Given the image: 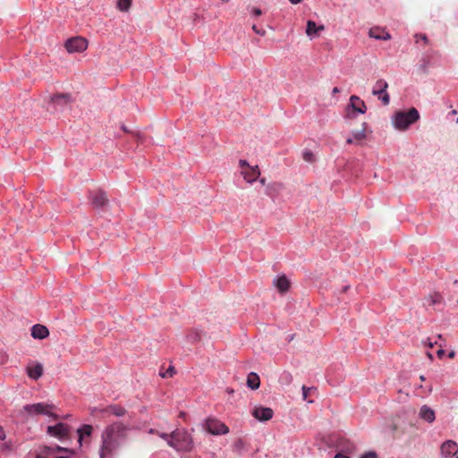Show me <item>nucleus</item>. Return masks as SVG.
I'll return each instance as SVG.
<instances>
[{
	"mask_svg": "<svg viewBox=\"0 0 458 458\" xmlns=\"http://www.w3.org/2000/svg\"><path fill=\"white\" fill-rule=\"evenodd\" d=\"M122 130L125 132H129V131L127 130V128L124 125L122 126Z\"/></svg>",
	"mask_w": 458,
	"mask_h": 458,
	"instance_id": "nucleus-53",
	"label": "nucleus"
},
{
	"mask_svg": "<svg viewBox=\"0 0 458 458\" xmlns=\"http://www.w3.org/2000/svg\"><path fill=\"white\" fill-rule=\"evenodd\" d=\"M302 0H289V2L293 4H300Z\"/></svg>",
	"mask_w": 458,
	"mask_h": 458,
	"instance_id": "nucleus-46",
	"label": "nucleus"
},
{
	"mask_svg": "<svg viewBox=\"0 0 458 458\" xmlns=\"http://www.w3.org/2000/svg\"><path fill=\"white\" fill-rule=\"evenodd\" d=\"M224 3H228L229 0H222Z\"/></svg>",
	"mask_w": 458,
	"mask_h": 458,
	"instance_id": "nucleus-55",
	"label": "nucleus"
},
{
	"mask_svg": "<svg viewBox=\"0 0 458 458\" xmlns=\"http://www.w3.org/2000/svg\"><path fill=\"white\" fill-rule=\"evenodd\" d=\"M369 36L375 39L388 40L391 38L390 34L383 28L373 27L369 31Z\"/></svg>",
	"mask_w": 458,
	"mask_h": 458,
	"instance_id": "nucleus-14",
	"label": "nucleus"
},
{
	"mask_svg": "<svg viewBox=\"0 0 458 458\" xmlns=\"http://www.w3.org/2000/svg\"><path fill=\"white\" fill-rule=\"evenodd\" d=\"M366 127L367 124L364 123L360 130L352 131V136L355 141L359 142L366 139Z\"/></svg>",
	"mask_w": 458,
	"mask_h": 458,
	"instance_id": "nucleus-25",
	"label": "nucleus"
},
{
	"mask_svg": "<svg viewBox=\"0 0 458 458\" xmlns=\"http://www.w3.org/2000/svg\"><path fill=\"white\" fill-rule=\"evenodd\" d=\"M273 410L268 407H256L252 411V416L260 421L269 420L273 417Z\"/></svg>",
	"mask_w": 458,
	"mask_h": 458,
	"instance_id": "nucleus-12",
	"label": "nucleus"
},
{
	"mask_svg": "<svg viewBox=\"0 0 458 458\" xmlns=\"http://www.w3.org/2000/svg\"><path fill=\"white\" fill-rule=\"evenodd\" d=\"M439 346H440V349L437 352V354L438 358L441 359L445 354V351L442 349V347H443L442 344H440Z\"/></svg>",
	"mask_w": 458,
	"mask_h": 458,
	"instance_id": "nucleus-39",
	"label": "nucleus"
},
{
	"mask_svg": "<svg viewBox=\"0 0 458 458\" xmlns=\"http://www.w3.org/2000/svg\"><path fill=\"white\" fill-rule=\"evenodd\" d=\"M72 97L67 93H57L49 96L46 101V108L50 114H60L72 103Z\"/></svg>",
	"mask_w": 458,
	"mask_h": 458,
	"instance_id": "nucleus-4",
	"label": "nucleus"
},
{
	"mask_svg": "<svg viewBox=\"0 0 458 458\" xmlns=\"http://www.w3.org/2000/svg\"><path fill=\"white\" fill-rule=\"evenodd\" d=\"M186 416H187V414H186V412H184V411H181V412L179 413V417H180V418L185 419V418H186Z\"/></svg>",
	"mask_w": 458,
	"mask_h": 458,
	"instance_id": "nucleus-48",
	"label": "nucleus"
},
{
	"mask_svg": "<svg viewBox=\"0 0 458 458\" xmlns=\"http://www.w3.org/2000/svg\"><path fill=\"white\" fill-rule=\"evenodd\" d=\"M105 413L113 414L116 417L124 416L126 413L125 408L118 404H112L102 410Z\"/></svg>",
	"mask_w": 458,
	"mask_h": 458,
	"instance_id": "nucleus-17",
	"label": "nucleus"
},
{
	"mask_svg": "<svg viewBox=\"0 0 458 458\" xmlns=\"http://www.w3.org/2000/svg\"><path fill=\"white\" fill-rule=\"evenodd\" d=\"M252 30L257 33V34H259L261 36H264L266 31L265 30H259V28H257L256 25H253L252 26Z\"/></svg>",
	"mask_w": 458,
	"mask_h": 458,
	"instance_id": "nucleus-37",
	"label": "nucleus"
},
{
	"mask_svg": "<svg viewBox=\"0 0 458 458\" xmlns=\"http://www.w3.org/2000/svg\"><path fill=\"white\" fill-rule=\"evenodd\" d=\"M228 393L232 394L233 393V390H228Z\"/></svg>",
	"mask_w": 458,
	"mask_h": 458,
	"instance_id": "nucleus-56",
	"label": "nucleus"
},
{
	"mask_svg": "<svg viewBox=\"0 0 458 458\" xmlns=\"http://www.w3.org/2000/svg\"><path fill=\"white\" fill-rule=\"evenodd\" d=\"M420 113L415 107L407 111H397L393 118L394 126L400 131H404L420 119Z\"/></svg>",
	"mask_w": 458,
	"mask_h": 458,
	"instance_id": "nucleus-3",
	"label": "nucleus"
},
{
	"mask_svg": "<svg viewBox=\"0 0 458 458\" xmlns=\"http://www.w3.org/2000/svg\"><path fill=\"white\" fill-rule=\"evenodd\" d=\"M284 188V184L282 182H274L269 184L267 187L266 193L270 197H274L276 193H278Z\"/></svg>",
	"mask_w": 458,
	"mask_h": 458,
	"instance_id": "nucleus-23",
	"label": "nucleus"
},
{
	"mask_svg": "<svg viewBox=\"0 0 458 458\" xmlns=\"http://www.w3.org/2000/svg\"><path fill=\"white\" fill-rule=\"evenodd\" d=\"M454 357H455V352L454 351L449 352L448 358L454 359Z\"/></svg>",
	"mask_w": 458,
	"mask_h": 458,
	"instance_id": "nucleus-44",
	"label": "nucleus"
},
{
	"mask_svg": "<svg viewBox=\"0 0 458 458\" xmlns=\"http://www.w3.org/2000/svg\"><path fill=\"white\" fill-rule=\"evenodd\" d=\"M76 431L78 435V443L81 445L84 434H86V425H81Z\"/></svg>",
	"mask_w": 458,
	"mask_h": 458,
	"instance_id": "nucleus-28",
	"label": "nucleus"
},
{
	"mask_svg": "<svg viewBox=\"0 0 458 458\" xmlns=\"http://www.w3.org/2000/svg\"><path fill=\"white\" fill-rule=\"evenodd\" d=\"M205 428L212 435H225L229 432L228 427L215 418H208L206 420Z\"/></svg>",
	"mask_w": 458,
	"mask_h": 458,
	"instance_id": "nucleus-7",
	"label": "nucleus"
},
{
	"mask_svg": "<svg viewBox=\"0 0 458 458\" xmlns=\"http://www.w3.org/2000/svg\"><path fill=\"white\" fill-rule=\"evenodd\" d=\"M324 30V26H317L316 22L313 21H307V28H306V34L309 37L315 36L318 31H321Z\"/></svg>",
	"mask_w": 458,
	"mask_h": 458,
	"instance_id": "nucleus-21",
	"label": "nucleus"
},
{
	"mask_svg": "<svg viewBox=\"0 0 458 458\" xmlns=\"http://www.w3.org/2000/svg\"><path fill=\"white\" fill-rule=\"evenodd\" d=\"M379 98L382 100L383 104L384 105H388L389 102H390V97L389 95L386 92V93H383V95L381 96H378Z\"/></svg>",
	"mask_w": 458,
	"mask_h": 458,
	"instance_id": "nucleus-33",
	"label": "nucleus"
},
{
	"mask_svg": "<svg viewBox=\"0 0 458 458\" xmlns=\"http://www.w3.org/2000/svg\"><path fill=\"white\" fill-rule=\"evenodd\" d=\"M233 447L236 451H242V449H244V442L242 439L239 438L237 439L234 444H233Z\"/></svg>",
	"mask_w": 458,
	"mask_h": 458,
	"instance_id": "nucleus-30",
	"label": "nucleus"
},
{
	"mask_svg": "<svg viewBox=\"0 0 458 458\" xmlns=\"http://www.w3.org/2000/svg\"><path fill=\"white\" fill-rule=\"evenodd\" d=\"M259 182H260V183H261L262 185H265V184H266V179H265V178L260 179V180H259Z\"/></svg>",
	"mask_w": 458,
	"mask_h": 458,
	"instance_id": "nucleus-51",
	"label": "nucleus"
},
{
	"mask_svg": "<svg viewBox=\"0 0 458 458\" xmlns=\"http://www.w3.org/2000/svg\"><path fill=\"white\" fill-rule=\"evenodd\" d=\"M440 450L443 457L451 458L457 454L458 445L454 441L447 440L442 444Z\"/></svg>",
	"mask_w": 458,
	"mask_h": 458,
	"instance_id": "nucleus-11",
	"label": "nucleus"
},
{
	"mask_svg": "<svg viewBox=\"0 0 458 458\" xmlns=\"http://www.w3.org/2000/svg\"><path fill=\"white\" fill-rule=\"evenodd\" d=\"M252 13H253L254 15H256V16H259V15H261V14H262V11H261L260 9H259V8H254V9L252 10Z\"/></svg>",
	"mask_w": 458,
	"mask_h": 458,
	"instance_id": "nucleus-41",
	"label": "nucleus"
},
{
	"mask_svg": "<svg viewBox=\"0 0 458 458\" xmlns=\"http://www.w3.org/2000/svg\"><path fill=\"white\" fill-rule=\"evenodd\" d=\"M367 110V106L363 100H361L358 96L352 95L350 98L349 104L346 106V117L349 119H353L356 116V114H365Z\"/></svg>",
	"mask_w": 458,
	"mask_h": 458,
	"instance_id": "nucleus-5",
	"label": "nucleus"
},
{
	"mask_svg": "<svg viewBox=\"0 0 458 458\" xmlns=\"http://www.w3.org/2000/svg\"><path fill=\"white\" fill-rule=\"evenodd\" d=\"M239 164L243 170L250 166L246 160H240Z\"/></svg>",
	"mask_w": 458,
	"mask_h": 458,
	"instance_id": "nucleus-38",
	"label": "nucleus"
},
{
	"mask_svg": "<svg viewBox=\"0 0 458 458\" xmlns=\"http://www.w3.org/2000/svg\"><path fill=\"white\" fill-rule=\"evenodd\" d=\"M170 446L177 451L189 452L193 447V440L185 428H176L172 432Z\"/></svg>",
	"mask_w": 458,
	"mask_h": 458,
	"instance_id": "nucleus-2",
	"label": "nucleus"
},
{
	"mask_svg": "<svg viewBox=\"0 0 458 458\" xmlns=\"http://www.w3.org/2000/svg\"><path fill=\"white\" fill-rule=\"evenodd\" d=\"M49 331L47 327L37 324L31 328V336L35 339H45L48 336Z\"/></svg>",
	"mask_w": 458,
	"mask_h": 458,
	"instance_id": "nucleus-15",
	"label": "nucleus"
},
{
	"mask_svg": "<svg viewBox=\"0 0 458 458\" xmlns=\"http://www.w3.org/2000/svg\"><path fill=\"white\" fill-rule=\"evenodd\" d=\"M360 458H377V454L374 452H369L360 456Z\"/></svg>",
	"mask_w": 458,
	"mask_h": 458,
	"instance_id": "nucleus-36",
	"label": "nucleus"
},
{
	"mask_svg": "<svg viewBox=\"0 0 458 458\" xmlns=\"http://www.w3.org/2000/svg\"><path fill=\"white\" fill-rule=\"evenodd\" d=\"M311 390H312V388H310V387H307L305 386H302V397H303L304 400L307 399L308 394Z\"/></svg>",
	"mask_w": 458,
	"mask_h": 458,
	"instance_id": "nucleus-35",
	"label": "nucleus"
},
{
	"mask_svg": "<svg viewBox=\"0 0 458 458\" xmlns=\"http://www.w3.org/2000/svg\"><path fill=\"white\" fill-rule=\"evenodd\" d=\"M91 432H92V426L88 425V431H87L88 437L90 436Z\"/></svg>",
	"mask_w": 458,
	"mask_h": 458,
	"instance_id": "nucleus-45",
	"label": "nucleus"
},
{
	"mask_svg": "<svg viewBox=\"0 0 458 458\" xmlns=\"http://www.w3.org/2000/svg\"><path fill=\"white\" fill-rule=\"evenodd\" d=\"M338 92H340V89H339L337 87H335V88L333 89V94H336V93H338Z\"/></svg>",
	"mask_w": 458,
	"mask_h": 458,
	"instance_id": "nucleus-50",
	"label": "nucleus"
},
{
	"mask_svg": "<svg viewBox=\"0 0 458 458\" xmlns=\"http://www.w3.org/2000/svg\"><path fill=\"white\" fill-rule=\"evenodd\" d=\"M444 299L439 293H433L425 298L424 305L428 307H436L441 305Z\"/></svg>",
	"mask_w": 458,
	"mask_h": 458,
	"instance_id": "nucleus-16",
	"label": "nucleus"
},
{
	"mask_svg": "<svg viewBox=\"0 0 458 458\" xmlns=\"http://www.w3.org/2000/svg\"><path fill=\"white\" fill-rule=\"evenodd\" d=\"M303 159L307 162L312 163L314 161V155L310 151H306L303 154Z\"/></svg>",
	"mask_w": 458,
	"mask_h": 458,
	"instance_id": "nucleus-31",
	"label": "nucleus"
},
{
	"mask_svg": "<svg viewBox=\"0 0 458 458\" xmlns=\"http://www.w3.org/2000/svg\"><path fill=\"white\" fill-rule=\"evenodd\" d=\"M131 5V0H118L117 7L122 12H127Z\"/></svg>",
	"mask_w": 458,
	"mask_h": 458,
	"instance_id": "nucleus-26",
	"label": "nucleus"
},
{
	"mask_svg": "<svg viewBox=\"0 0 458 458\" xmlns=\"http://www.w3.org/2000/svg\"><path fill=\"white\" fill-rule=\"evenodd\" d=\"M243 178L250 183L255 182L260 175V171L258 165L250 166L242 171Z\"/></svg>",
	"mask_w": 458,
	"mask_h": 458,
	"instance_id": "nucleus-13",
	"label": "nucleus"
},
{
	"mask_svg": "<svg viewBox=\"0 0 458 458\" xmlns=\"http://www.w3.org/2000/svg\"><path fill=\"white\" fill-rule=\"evenodd\" d=\"M335 458H350V457L347 456V455H344V454H343L341 453H338V454H335Z\"/></svg>",
	"mask_w": 458,
	"mask_h": 458,
	"instance_id": "nucleus-43",
	"label": "nucleus"
},
{
	"mask_svg": "<svg viewBox=\"0 0 458 458\" xmlns=\"http://www.w3.org/2000/svg\"><path fill=\"white\" fill-rule=\"evenodd\" d=\"M387 87H388V84L385 80H383V79L377 80L376 82V85L372 90V94L375 96H380L383 93H386Z\"/></svg>",
	"mask_w": 458,
	"mask_h": 458,
	"instance_id": "nucleus-20",
	"label": "nucleus"
},
{
	"mask_svg": "<svg viewBox=\"0 0 458 458\" xmlns=\"http://www.w3.org/2000/svg\"><path fill=\"white\" fill-rule=\"evenodd\" d=\"M65 48L69 53L82 52L86 49V39L82 37H74L68 39Z\"/></svg>",
	"mask_w": 458,
	"mask_h": 458,
	"instance_id": "nucleus-10",
	"label": "nucleus"
},
{
	"mask_svg": "<svg viewBox=\"0 0 458 458\" xmlns=\"http://www.w3.org/2000/svg\"><path fill=\"white\" fill-rule=\"evenodd\" d=\"M89 199L92 208L96 210H104L109 203L106 193L101 189L91 191Z\"/></svg>",
	"mask_w": 458,
	"mask_h": 458,
	"instance_id": "nucleus-6",
	"label": "nucleus"
},
{
	"mask_svg": "<svg viewBox=\"0 0 458 458\" xmlns=\"http://www.w3.org/2000/svg\"><path fill=\"white\" fill-rule=\"evenodd\" d=\"M247 386L252 389L256 390L260 386V379L257 373L250 372L247 377Z\"/></svg>",
	"mask_w": 458,
	"mask_h": 458,
	"instance_id": "nucleus-19",
	"label": "nucleus"
},
{
	"mask_svg": "<svg viewBox=\"0 0 458 458\" xmlns=\"http://www.w3.org/2000/svg\"><path fill=\"white\" fill-rule=\"evenodd\" d=\"M37 458H43L41 455H38Z\"/></svg>",
	"mask_w": 458,
	"mask_h": 458,
	"instance_id": "nucleus-57",
	"label": "nucleus"
},
{
	"mask_svg": "<svg viewBox=\"0 0 458 458\" xmlns=\"http://www.w3.org/2000/svg\"><path fill=\"white\" fill-rule=\"evenodd\" d=\"M427 356L429 358V360H433V356L430 352H428Z\"/></svg>",
	"mask_w": 458,
	"mask_h": 458,
	"instance_id": "nucleus-52",
	"label": "nucleus"
},
{
	"mask_svg": "<svg viewBox=\"0 0 458 458\" xmlns=\"http://www.w3.org/2000/svg\"><path fill=\"white\" fill-rule=\"evenodd\" d=\"M275 285L281 293H284L288 291L290 282L285 276H281L276 280Z\"/></svg>",
	"mask_w": 458,
	"mask_h": 458,
	"instance_id": "nucleus-22",
	"label": "nucleus"
},
{
	"mask_svg": "<svg viewBox=\"0 0 458 458\" xmlns=\"http://www.w3.org/2000/svg\"><path fill=\"white\" fill-rule=\"evenodd\" d=\"M158 436L163 438L164 440H165L167 442V444L170 445V440L172 439V433L171 434H167V433H158Z\"/></svg>",
	"mask_w": 458,
	"mask_h": 458,
	"instance_id": "nucleus-32",
	"label": "nucleus"
},
{
	"mask_svg": "<svg viewBox=\"0 0 458 458\" xmlns=\"http://www.w3.org/2000/svg\"><path fill=\"white\" fill-rule=\"evenodd\" d=\"M43 373V368L40 364L28 368V375L30 378L38 379Z\"/></svg>",
	"mask_w": 458,
	"mask_h": 458,
	"instance_id": "nucleus-24",
	"label": "nucleus"
},
{
	"mask_svg": "<svg viewBox=\"0 0 458 458\" xmlns=\"http://www.w3.org/2000/svg\"><path fill=\"white\" fill-rule=\"evenodd\" d=\"M54 405L46 404L42 403H34L30 405L25 406V410L30 414H46L48 416H55L52 410L54 409Z\"/></svg>",
	"mask_w": 458,
	"mask_h": 458,
	"instance_id": "nucleus-9",
	"label": "nucleus"
},
{
	"mask_svg": "<svg viewBox=\"0 0 458 458\" xmlns=\"http://www.w3.org/2000/svg\"><path fill=\"white\" fill-rule=\"evenodd\" d=\"M57 458H66V457H64V456H60V457H57Z\"/></svg>",
	"mask_w": 458,
	"mask_h": 458,
	"instance_id": "nucleus-58",
	"label": "nucleus"
},
{
	"mask_svg": "<svg viewBox=\"0 0 458 458\" xmlns=\"http://www.w3.org/2000/svg\"><path fill=\"white\" fill-rule=\"evenodd\" d=\"M5 438V434L3 428L0 427V441Z\"/></svg>",
	"mask_w": 458,
	"mask_h": 458,
	"instance_id": "nucleus-42",
	"label": "nucleus"
},
{
	"mask_svg": "<svg viewBox=\"0 0 458 458\" xmlns=\"http://www.w3.org/2000/svg\"><path fill=\"white\" fill-rule=\"evenodd\" d=\"M129 428L121 422H115L102 433L100 458H110L111 454L123 445L128 439Z\"/></svg>",
	"mask_w": 458,
	"mask_h": 458,
	"instance_id": "nucleus-1",
	"label": "nucleus"
},
{
	"mask_svg": "<svg viewBox=\"0 0 458 458\" xmlns=\"http://www.w3.org/2000/svg\"><path fill=\"white\" fill-rule=\"evenodd\" d=\"M187 337L191 343H195L200 340L201 335L199 332L192 331L187 335Z\"/></svg>",
	"mask_w": 458,
	"mask_h": 458,
	"instance_id": "nucleus-27",
	"label": "nucleus"
},
{
	"mask_svg": "<svg viewBox=\"0 0 458 458\" xmlns=\"http://www.w3.org/2000/svg\"><path fill=\"white\" fill-rule=\"evenodd\" d=\"M420 380H425V377L423 376H420Z\"/></svg>",
	"mask_w": 458,
	"mask_h": 458,
	"instance_id": "nucleus-54",
	"label": "nucleus"
},
{
	"mask_svg": "<svg viewBox=\"0 0 458 458\" xmlns=\"http://www.w3.org/2000/svg\"><path fill=\"white\" fill-rule=\"evenodd\" d=\"M354 141L355 140L353 138H348L346 140L347 144H352Z\"/></svg>",
	"mask_w": 458,
	"mask_h": 458,
	"instance_id": "nucleus-47",
	"label": "nucleus"
},
{
	"mask_svg": "<svg viewBox=\"0 0 458 458\" xmlns=\"http://www.w3.org/2000/svg\"><path fill=\"white\" fill-rule=\"evenodd\" d=\"M175 373L174 367L170 366L165 372H160L162 377H172Z\"/></svg>",
	"mask_w": 458,
	"mask_h": 458,
	"instance_id": "nucleus-29",
	"label": "nucleus"
},
{
	"mask_svg": "<svg viewBox=\"0 0 458 458\" xmlns=\"http://www.w3.org/2000/svg\"><path fill=\"white\" fill-rule=\"evenodd\" d=\"M420 416L421 419L428 422H432L435 420L434 411L431 408L428 407L427 405H423L420 408Z\"/></svg>",
	"mask_w": 458,
	"mask_h": 458,
	"instance_id": "nucleus-18",
	"label": "nucleus"
},
{
	"mask_svg": "<svg viewBox=\"0 0 458 458\" xmlns=\"http://www.w3.org/2000/svg\"><path fill=\"white\" fill-rule=\"evenodd\" d=\"M427 344H428V346L429 348H432V347L434 346V344H437V342H435V343L433 344V343H431L430 341H428Z\"/></svg>",
	"mask_w": 458,
	"mask_h": 458,
	"instance_id": "nucleus-49",
	"label": "nucleus"
},
{
	"mask_svg": "<svg viewBox=\"0 0 458 458\" xmlns=\"http://www.w3.org/2000/svg\"><path fill=\"white\" fill-rule=\"evenodd\" d=\"M47 449L50 450V447H47ZM53 450H56L58 452H66V453H72V451L67 447H62L59 445H56L55 448H52Z\"/></svg>",
	"mask_w": 458,
	"mask_h": 458,
	"instance_id": "nucleus-34",
	"label": "nucleus"
},
{
	"mask_svg": "<svg viewBox=\"0 0 458 458\" xmlns=\"http://www.w3.org/2000/svg\"><path fill=\"white\" fill-rule=\"evenodd\" d=\"M416 38H417V42H419V39L423 40L425 43H427V41H428L426 35H421V34L416 35Z\"/></svg>",
	"mask_w": 458,
	"mask_h": 458,
	"instance_id": "nucleus-40",
	"label": "nucleus"
},
{
	"mask_svg": "<svg viewBox=\"0 0 458 458\" xmlns=\"http://www.w3.org/2000/svg\"><path fill=\"white\" fill-rule=\"evenodd\" d=\"M47 433L52 437L59 438L63 442L67 441L71 437L70 427L64 423L49 426L47 428Z\"/></svg>",
	"mask_w": 458,
	"mask_h": 458,
	"instance_id": "nucleus-8",
	"label": "nucleus"
}]
</instances>
